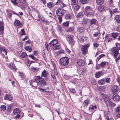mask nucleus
Masks as SVG:
<instances>
[{
    "label": "nucleus",
    "mask_w": 120,
    "mask_h": 120,
    "mask_svg": "<svg viewBox=\"0 0 120 120\" xmlns=\"http://www.w3.org/2000/svg\"><path fill=\"white\" fill-rule=\"evenodd\" d=\"M71 15H66L65 18L67 19H70L71 18Z\"/></svg>",
    "instance_id": "nucleus-59"
},
{
    "label": "nucleus",
    "mask_w": 120,
    "mask_h": 120,
    "mask_svg": "<svg viewBox=\"0 0 120 120\" xmlns=\"http://www.w3.org/2000/svg\"><path fill=\"white\" fill-rule=\"evenodd\" d=\"M11 1L15 5H17L18 4L16 0H11Z\"/></svg>",
    "instance_id": "nucleus-54"
},
{
    "label": "nucleus",
    "mask_w": 120,
    "mask_h": 120,
    "mask_svg": "<svg viewBox=\"0 0 120 120\" xmlns=\"http://www.w3.org/2000/svg\"><path fill=\"white\" fill-rule=\"evenodd\" d=\"M1 109L3 110H4L6 109V106L4 105H2L0 107Z\"/></svg>",
    "instance_id": "nucleus-57"
},
{
    "label": "nucleus",
    "mask_w": 120,
    "mask_h": 120,
    "mask_svg": "<svg viewBox=\"0 0 120 120\" xmlns=\"http://www.w3.org/2000/svg\"><path fill=\"white\" fill-rule=\"evenodd\" d=\"M119 88L117 86L114 85L111 88V93L113 94H117L119 91Z\"/></svg>",
    "instance_id": "nucleus-6"
},
{
    "label": "nucleus",
    "mask_w": 120,
    "mask_h": 120,
    "mask_svg": "<svg viewBox=\"0 0 120 120\" xmlns=\"http://www.w3.org/2000/svg\"><path fill=\"white\" fill-rule=\"evenodd\" d=\"M19 34L21 35H25V33L24 29H21Z\"/></svg>",
    "instance_id": "nucleus-31"
},
{
    "label": "nucleus",
    "mask_w": 120,
    "mask_h": 120,
    "mask_svg": "<svg viewBox=\"0 0 120 120\" xmlns=\"http://www.w3.org/2000/svg\"><path fill=\"white\" fill-rule=\"evenodd\" d=\"M68 40L70 44L72 43L74 41L73 36L70 35H68Z\"/></svg>",
    "instance_id": "nucleus-11"
},
{
    "label": "nucleus",
    "mask_w": 120,
    "mask_h": 120,
    "mask_svg": "<svg viewBox=\"0 0 120 120\" xmlns=\"http://www.w3.org/2000/svg\"><path fill=\"white\" fill-rule=\"evenodd\" d=\"M69 24V22H68L66 21L63 23V25L65 26H68Z\"/></svg>",
    "instance_id": "nucleus-56"
},
{
    "label": "nucleus",
    "mask_w": 120,
    "mask_h": 120,
    "mask_svg": "<svg viewBox=\"0 0 120 120\" xmlns=\"http://www.w3.org/2000/svg\"><path fill=\"white\" fill-rule=\"evenodd\" d=\"M41 75L43 77H46L47 76V73L46 71L44 70L41 73Z\"/></svg>",
    "instance_id": "nucleus-27"
},
{
    "label": "nucleus",
    "mask_w": 120,
    "mask_h": 120,
    "mask_svg": "<svg viewBox=\"0 0 120 120\" xmlns=\"http://www.w3.org/2000/svg\"><path fill=\"white\" fill-rule=\"evenodd\" d=\"M41 77L40 76H36L34 77V82H35L37 83V84H38V83L39 82L41 79H42Z\"/></svg>",
    "instance_id": "nucleus-13"
},
{
    "label": "nucleus",
    "mask_w": 120,
    "mask_h": 120,
    "mask_svg": "<svg viewBox=\"0 0 120 120\" xmlns=\"http://www.w3.org/2000/svg\"><path fill=\"white\" fill-rule=\"evenodd\" d=\"M11 106H9L7 109V110L9 112H10L11 111Z\"/></svg>",
    "instance_id": "nucleus-61"
},
{
    "label": "nucleus",
    "mask_w": 120,
    "mask_h": 120,
    "mask_svg": "<svg viewBox=\"0 0 120 120\" xmlns=\"http://www.w3.org/2000/svg\"><path fill=\"white\" fill-rule=\"evenodd\" d=\"M105 9V8L101 5H100L98 6V9L100 11H103Z\"/></svg>",
    "instance_id": "nucleus-30"
},
{
    "label": "nucleus",
    "mask_w": 120,
    "mask_h": 120,
    "mask_svg": "<svg viewBox=\"0 0 120 120\" xmlns=\"http://www.w3.org/2000/svg\"><path fill=\"white\" fill-rule=\"evenodd\" d=\"M116 21L118 22H120V16L119 15H117L116 17Z\"/></svg>",
    "instance_id": "nucleus-40"
},
{
    "label": "nucleus",
    "mask_w": 120,
    "mask_h": 120,
    "mask_svg": "<svg viewBox=\"0 0 120 120\" xmlns=\"http://www.w3.org/2000/svg\"><path fill=\"white\" fill-rule=\"evenodd\" d=\"M104 115L105 117H107V118H109V111H105V112Z\"/></svg>",
    "instance_id": "nucleus-39"
},
{
    "label": "nucleus",
    "mask_w": 120,
    "mask_h": 120,
    "mask_svg": "<svg viewBox=\"0 0 120 120\" xmlns=\"http://www.w3.org/2000/svg\"><path fill=\"white\" fill-rule=\"evenodd\" d=\"M116 45L117 47L116 48L120 49V44L116 43Z\"/></svg>",
    "instance_id": "nucleus-60"
},
{
    "label": "nucleus",
    "mask_w": 120,
    "mask_h": 120,
    "mask_svg": "<svg viewBox=\"0 0 120 120\" xmlns=\"http://www.w3.org/2000/svg\"><path fill=\"white\" fill-rule=\"evenodd\" d=\"M58 43L57 40L56 39H54L49 44L50 46L52 48L57 44Z\"/></svg>",
    "instance_id": "nucleus-8"
},
{
    "label": "nucleus",
    "mask_w": 120,
    "mask_h": 120,
    "mask_svg": "<svg viewBox=\"0 0 120 120\" xmlns=\"http://www.w3.org/2000/svg\"><path fill=\"white\" fill-rule=\"evenodd\" d=\"M77 30L78 33L80 34H83L84 33V30L83 27H79L78 28Z\"/></svg>",
    "instance_id": "nucleus-14"
},
{
    "label": "nucleus",
    "mask_w": 120,
    "mask_h": 120,
    "mask_svg": "<svg viewBox=\"0 0 120 120\" xmlns=\"http://www.w3.org/2000/svg\"><path fill=\"white\" fill-rule=\"evenodd\" d=\"M118 33H113L112 34V37L114 38L115 39L116 37L118 36Z\"/></svg>",
    "instance_id": "nucleus-33"
},
{
    "label": "nucleus",
    "mask_w": 120,
    "mask_h": 120,
    "mask_svg": "<svg viewBox=\"0 0 120 120\" xmlns=\"http://www.w3.org/2000/svg\"><path fill=\"white\" fill-rule=\"evenodd\" d=\"M109 102V103H108V104L107 105H106L107 106H108L109 105H110L111 106L113 107L115 106L116 105L113 102H110V100Z\"/></svg>",
    "instance_id": "nucleus-35"
},
{
    "label": "nucleus",
    "mask_w": 120,
    "mask_h": 120,
    "mask_svg": "<svg viewBox=\"0 0 120 120\" xmlns=\"http://www.w3.org/2000/svg\"><path fill=\"white\" fill-rule=\"evenodd\" d=\"M69 59L67 57H62L60 59V63L62 66H65L68 65L69 63Z\"/></svg>",
    "instance_id": "nucleus-1"
},
{
    "label": "nucleus",
    "mask_w": 120,
    "mask_h": 120,
    "mask_svg": "<svg viewBox=\"0 0 120 120\" xmlns=\"http://www.w3.org/2000/svg\"><path fill=\"white\" fill-rule=\"evenodd\" d=\"M96 20L94 19H93L91 21L90 23L91 24H95L96 22Z\"/></svg>",
    "instance_id": "nucleus-51"
},
{
    "label": "nucleus",
    "mask_w": 120,
    "mask_h": 120,
    "mask_svg": "<svg viewBox=\"0 0 120 120\" xmlns=\"http://www.w3.org/2000/svg\"><path fill=\"white\" fill-rule=\"evenodd\" d=\"M56 28L57 30L59 32H61L62 30V27L61 26L59 25H58Z\"/></svg>",
    "instance_id": "nucleus-47"
},
{
    "label": "nucleus",
    "mask_w": 120,
    "mask_h": 120,
    "mask_svg": "<svg viewBox=\"0 0 120 120\" xmlns=\"http://www.w3.org/2000/svg\"><path fill=\"white\" fill-rule=\"evenodd\" d=\"M4 98L5 99L11 101L12 99L13 98L11 96L7 94L4 97Z\"/></svg>",
    "instance_id": "nucleus-15"
},
{
    "label": "nucleus",
    "mask_w": 120,
    "mask_h": 120,
    "mask_svg": "<svg viewBox=\"0 0 120 120\" xmlns=\"http://www.w3.org/2000/svg\"><path fill=\"white\" fill-rule=\"evenodd\" d=\"M102 97L104 99L106 105H107L109 103V101L110 100L109 97L106 94H103L102 95Z\"/></svg>",
    "instance_id": "nucleus-7"
},
{
    "label": "nucleus",
    "mask_w": 120,
    "mask_h": 120,
    "mask_svg": "<svg viewBox=\"0 0 120 120\" xmlns=\"http://www.w3.org/2000/svg\"><path fill=\"white\" fill-rule=\"evenodd\" d=\"M47 6L48 8H51L54 6V4L52 2H50L47 3Z\"/></svg>",
    "instance_id": "nucleus-21"
},
{
    "label": "nucleus",
    "mask_w": 120,
    "mask_h": 120,
    "mask_svg": "<svg viewBox=\"0 0 120 120\" xmlns=\"http://www.w3.org/2000/svg\"><path fill=\"white\" fill-rule=\"evenodd\" d=\"M115 112L116 113L120 111V106L117 107L115 109Z\"/></svg>",
    "instance_id": "nucleus-48"
},
{
    "label": "nucleus",
    "mask_w": 120,
    "mask_h": 120,
    "mask_svg": "<svg viewBox=\"0 0 120 120\" xmlns=\"http://www.w3.org/2000/svg\"><path fill=\"white\" fill-rule=\"evenodd\" d=\"M66 12V11L61 8H59L56 11V13L58 16H61L63 15Z\"/></svg>",
    "instance_id": "nucleus-4"
},
{
    "label": "nucleus",
    "mask_w": 120,
    "mask_h": 120,
    "mask_svg": "<svg viewBox=\"0 0 120 120\" xmlns=\"http://www.w3.org/2000/svg\"><path fill=\"white\" fill-rule=\"evenodd\" d=\"M118 12L117 9V8L114 9L113 11H110V12L111 15L115 12Z\"/></svg>",
    "instance_id": "nucleus-44"
},
{
    "label": "nucleus",
    "mask_w": 120,
    "mask_h": 120,
    "mask_svg": "<svg viewBox=\"0 0 120 120\" xmlns=\"http://www.w3.org/2000/svg\"><path fill=\"white\" fill-rule=\"evenodd\" d=\"M96 2L97 4H101L104 3L103 0H97Z\"/></svg>",
    "instance_id": "nucleus-38"
},
{
    "label": "nucleus",
    "mask_w": 120,
    "mask_h": 120,
    "mask_svg": "<svg viewBox=\"0 0 120 120\" xmlns=\"http://www.w3.org/2000/svg\"><path fill=\"white\" fill-rule=\"evenodd\" d=\"M85 13L86 15L88 17L92 16L93 14L91 12L92 11V8L90 6H87L85 8Z\"/></svg>",
    "instance_id": "nucleus-2"
},
{
    "label": "nucleus",
    "mask_w": 120,
    "mask_h": 120,
    "mask_svg": "<svg viewBox=\"0 0 120 120\" xmlns=\"http://www.w3.org/2000/svg\"><path fill=\"white\" fill-rule=\"evenodd\" d=\"M77 64L79 66H83L85 65V61L82 59H78L77 60Z\"/></svg>",
    "instance_id": "nucleus-10"
},
{
    "label": "nucleus",
    "mask_w": 120,
    "mask_h": 120,
    "mask_svg": "<svg viewBox=\"0 0 120 120\" xmlns=\"http://www.w3.org/2000/svg\"><path fill=\"white\" fill-rule=\"evenodd\" d=\"M8 13V18H10L11 17L12 15V11L10 10H8L7 11Z\"/></svg>",
    "instance_id": "nucleus-23"
},
{
    "label": "nucleus",
    "mask_w": 120,
    "mask_h": 120,
    "mask_svg": "<svg viewBox=\"0 0 120 120\" xmlns=\"http://www.w3.org/2000/svg\"><path fill=\"white\" fill-rule=\"evenodd\" d=\"M20 111L19 110V109H15L13 110V113L14 115H16V114L19 113Z\"/></svg>",
    "instance_id": "nucleus-18"
},
{
    "label": "nucleus",
    "mask_w": 120,
    "mask_h": 120,
    "mask_svg": "<svg viewBox=\"0 0 120 120\" xmlns=\"http://www.w3.org/2000/svg\"><path fill=\"white\" fill-rule=\"evenodd\" d=\"M46 82L43 80V78L41 79L39 82L38 83V84L40 85L41 86H43L46 85Z\"/></svg>",
    "instance_id": "nucleus-12"
},
{
    "label": "nucleus",
    "mask_w": 120,
    "mask_h": 120,
    "mask_svg": "<svg viewBox=\"0 0 120 120\" xmlns=\"http://www.w3.org/2000/svg\"><path fill=\"white\" fill-rule=\"evenodd\" d=\"M111 54L113 55L114 57L115 58H117L119 54L118 49L116 47H113L111 49Z\"/></svg>",
    "instance_id": "nucleus-3"
},
{
    "label": "nucleus",
    "mask_w": 120,
    "mask_h": 120,
    "mask_svg": "<svg viewBox=\"0 0 120 120\" xmlns=\"http://www.w3.org/2000/svg\"><path fill=\"white\" fill-rule=\"evenodd\" d=\"M27 56V54L26 52H22L20 55V57L21 58H25Z\"/></svg>",
    "instance_id": "nucleus-29"
},
{
    "label": "nucleus",
    "mask_w": 120,
    "mask_h": 120,
    "mask_svg": "<svg viewBox=\"0 0 120 120\" xmlns=\"http://www.w3.org/2000/svg\"><path fill=\"white\" fill-rule=\"evenodd\" d=\"M88 21V20L87 19H82L81 21V23L83 24H86L87 23Z\"/></svg>",
    "instance_id": "nucleus-32"
},
{
    "label": "nucleus",
    "mask_w": 120,
    "mask_h": 120,
    "mask_svg": "<svg viewBox=\"0 0 120 120\" xmlns=\"http://www.w3.org/2000/svg\"><path fill=\"white\" fill-rule=\"evenodd\" d=\"M28 56L34 60H36V59L34 57V56L31 54L29 55Z\"/></svg>",
    "instance_id": "nucleus-58"
},
{
    "label": "nucleus",
    "mask_w": 120,
    "mask_h": 120,
    "mask_svg": "<svg viewBox=\"0 0 120 120\" xmlns=\"http://www.w3.org/2000/svg\"><path fill=\"white\" fill-rule=\"evenodd\" d=\"M112 98L114 101H118L120 100V97L117 94H114L112 97Z\"/></svg>",
    "instance_id": "nucleus-9"
},
{
    "label": "nucleus",
    "mask_w": 120,
    "mask_h": 120,
    "mask_svg": "<svg viewBox=\"0 0 120 120\" xmlns=\"http://www.w3.org/2000/svg\"><path fill=\"white\" fill-rule=\"evenodd\" d=\"M8 66L10 69L12 70L14 69L15 68V64L12 63H10Z\"/></svg>",
    "instance_id": "nucleus-17"
},
{
    "label": "nucleus",
    "mask_w": 120,
    "mask_h": 120,
    "mask_svg": "<svg viewBox=\"0 0 120 120\" xmlns=\"http://www.w3.org/2000/svg\"><path fill=\"white\" fill-rule=\"evenodd\" d=\"M83 15V12H80L77 14L76 17L78 18H80L82 17Z\"/></svg>",
    "instance_id": "nucleus-22"
},
{
    "label": "nucleus",
    "mask_w": 120,
    "mask_h": 120,
    "mask_svg": "<svg viewBox=\"0 0 120 120\" xmlns=\"http://www.w3.org/2000/svg\"><path fill=\"white\" fill-rule=\"evenodd\" d=\"M106 64V62H101V63L99 65L101 67H102L105 65Z\"/></svg>",
    "instance_id": "nucleus-45"
},
{
    "label": "nucleus",
    "mask_w": 120,
    "mask_h": 120,
    "mask_svg": "<svg viewBox=\"0 0 120 120\" xmlns=\"http://www.w3.org/2000/svg\"><path fill=\"white\" fill-rule=\"evenodd\" d=\"M20 22L19 20H16L14 22V24L16 26H18L20 24Z\"/></svg>",
    "instance_id": "nucleus-28"
},
{
    "label": "nucleus",
    "mask_w": 120,
    "mask_h": 120,
    "mask_svg": "<svg viewBox=\"0 0 120 120\" xmlns=\"http://www.w3.org/2000/svg\"><path fill=\"white\" fill-rule=\"evenodd\" d=\"M97 108V106L95 105L94 106H91L89 108V109H91L92 110L93 112H94L96 110V109Z\"/></svg>",
    "instance_id": "nucleus-26"
},
{
    "label": "nucleus",
    "mask_w": 120,
    "mask_h": 120,
    "mask_svg": "<svg viewBox=\"0 0 120 120\" xmlns=\"http://www.w3.org/2000/svg\"><path fill=\"white\" fill-rule=\"evenodd\" d=\"M116 80L119 83H120V76H118Z\"/></svg>",
    "instance_id": "nucleus-64"
},
{
    "label": "nucleus",
    "mask_w": 120,
    "mask_h": 120,
    "mask_svg": "<svg viewBox=\"0 0 120 120\" xmlns=\"http://www.w3.org/2000/svg\"><path fill=\"white\" fill-rule=\"evenodd\" d=\"M105 80L104 79H102L98 81V83L100 85H102L105 83Z\"/></svg>",
    "instance_id": "nucleus-20"
},
{
    "label": "nucleus",
    "mask_w": 120,
    "mask_h": 120,
    "mask_svg": "<svg viewBox=\"0 0 120 120\" xmlns=\"http://www.w3.org/2000/svg\"><path fill=\"white\" fill-rule=\"evenodd\" d=\"M120 59V54H119V55L118 56V57L115 59V61L117 63Z\"/></svg>",
    "instance_id": "nucleus-63"
},
{
    "label": "nucleus",
    "mask_w": 120,
    "mask_h": 120,
    "mask_svg": "<svg viewBox=\"0 0 120 120\" xmlns=\"http://www.w3.org/2000/svg\"><path fill=\"white\" fill-rule=\"evenodd\" d=\"M25 49L26 50L29 52H30L32 50V48L30 46H26Z\"/></svg>",
    "instance_id": "nucleus-36"
},
{
    "label": "nucleus",
    "mask_w": 120,
    "mask_h": 120,
    "mask_svg": "<svg viewBox=\"0 0 120 120\" xmlns=\"http://www.w3.org/2000/svg\"><path fill=\"white\" fill-rule=\"evenodd\" d=\"M99 44L97 43L94 44V48H96L98 46Z\"/></svg>",
    "instance_id": "nucleus-62"
},
{
    "label": "nucleus",
    "mask_w": 120,
    "mask_h": 120,
    "mask_svg": "<svg viewBox=\"0 0 120 120\" xmlns=\"http://www.w3.org/2000/svg\"><path fill=\"white\" fill-rule=\"evenodd\" d=\"M45 47L46 49H47V50L48 51H49L50 50V49L49 48H48V45L47 42L46 41L45 42Z\"/></svg>",
    "instance_id": "nucleus-46"
},
{
    "label": "nucleus",
    "mask_w": 120,
    "mask_h": 120,
    "mask_svg": "<svg viewBox=\"0 0 120 120\" xmlns=\"http://www.w3.org/2000/svg\"><path fill=\"white\" fill-rule=\"evenodd\" d=\"M105 56V54H102L100 55L99 56V57H98L97 59H96V61L97 62V60L98 61L100 59H101V58L104 57Z\"/></svg>",
    "instance_id": "nucleus-41"
},
{
    "label": "nucleus",
    "mask_w": 120,
    "mask_h": 120,
    "mask_svg": "<svg viewBox=\"0 0 120 120\" xmlns=\"http://www.w3.org/2000/svg\"><path fill=\"white\" fill-rule=\"evenodd\" d=\"M2 52L4 53L5 54L7 55V52L5 50L4 48L1 47L0 46V53Z\"/></svg>",
    "instance_id": "nucleus-19"
},
{
    "label": "nucleus",
    "mask_w": 120,
    "mask_h": 120,
    "mask_svg": "<svg viewBox=\"0 0 120 120\" xmlns=\"http://www.w3.org/2000/svg\"><path fill=\"white\" fill-rule=\"evenodd\" d=\"M71 1L72 4L74 5L78 3L77 0H71Z\"/></svg>",
    "instance_id": "nucleus-37"
},
{
    "label": "nucleus",
    "mask_w": 120,
    "mask_h": 120,
    "mask_svg": "<svg viewBox=\"0 0 120 120\" xmlns=\"http://www.w3.org/2000/svg\"><path fill=\"white\" fill-rule=\"evenodd\" d=\"M89 46V45L87 44L84 45L82 47L81 50L83 54H85L87 52Z\"/></svg>",
    "instance_id": "nucleus-5"
},
{
    "label": "nucleus",
    "mask_w": 120,
    "mask_h": 120,
    "mask_svg": "<svg viewBox=\"0 0 120 120\" xmlns=\"http://www.w3.org/2000/svg\"><path fill=\"white\" fill-rule=\"evenodd\" d=\"M54 50H55L59 49H60V46L59 45H56L54 46L52 48Z\"/></svg>",
    "instance_id": "nucleus-25"
},
{
    "label": "nucleus",
    "mask_w": 120,
    "mask_h": 120,
    "mask_svg": "<svg viewBox=\"0 0 120 120\" xmlns=\"http://www.w3.org/2000/svg\"><path fill=\"white\" fill-rule=\"evenodd\" d=\"M31 69L32 71H38V69L39 68H36L33 67H31Z\"/></svg>",
    "instance_id": "nucleus-50"
},
{
    "label": "nucleus",
    "mask_w": 120,
    "mask_h": 120,
    "mask_svg": "<svg viewBox=\"0 0 120 120\" xmlns=\"http://www.w3.org/2000/svg\"><path fill=\"white\" fill-rule=\"evenodd\" d=\"M60 6L61 8H63L65 7V5L64 4L62 1L60 2Z\"/></svg>",
    "instance_id": "nucleus-52"
},
{
    "label": "nucleus",
    "mask_w": 120,
    "mask_h": 120,
    "mask_svg": "<svg viewBox=\"0 0 120 120\" xmlns=\"http://www.w3.org/2000/svg\"><path fill=\"white\" fill-rule=\"evenodd\" d=\"M74 29V27L73 26L68 27L66 30V31L67 32H71L73 31Z\"/></svg>",
    "instance_id": "nucleus-24"
},
{
    "label": "nucleus",
    "mask_w": 120,
    "mask_h": 120,
    "mask_svg": "<svg viewBox=\"0 0 120 120\" xmlns=\"http://www.w3.org/2000/svg\"><path fill=\"white\" fill-rule=\"evenodd\" d=\"M80 6L79 5H77L74 8V9L76 11L78 10Z\"/></svg>",
    "instance_id": "nucleus-53"
},
{
    "label": "nucleus",
    "mask_w": 120,
    "mask_h": 120,
    "mask_svg": "<svg viewBox=\"0 0 120 120\" xmlns=\"http://www.w3.org/2000/svg\"><path fill=\"white\" fill-rule=\"evenodd\" d=\"M80 2L83 4H87L89 2V0H80Z\"/></svg>",
    "instance_id": "nucleus-34"
},
{
    "label": "nucleus",
    "mask_w": 120,
    "mask_h": 120,
    "mask_svg": "<svg viewBox=\"0 0 120 120\" xmlns=\"http://www.w3.org/2000/svg\"><path fill=\"white\" fill-rule=\"evenodd\" d=\"M89 100L88 99H87L84 101L83 103L85 105H87L89 103Z\"/></svg>",
    "instance_id": "nucleus-49"
},
{
    "label": "nucleus",
    "mask_w": 120,
    "mask_h": 120,
    "mask_svg": "<svg viewBox=\"0 0 120 120\" xmlns=\"http://www.w3.org/2000/svg\"><path fill=\"white\" fill-rule=\"evenodd\" d=\"M43 22H44L46 25H48L49 24V21L46 19H45L43 21Z\"/></svg>",
    "instance_id": "nucleus-55"
},
{
    "label": "nucleus",
    "mask_w": 120,
    "mask_h": 120,
    "mask_svg": "<svg viewBox=\"0 0 120 120\" xmlns=\"http://www.w3.org/2000/svg\"><path fill=\"white\" fill-rule=\"evenodd\" d=\"M18 74L22 79H24L25 78L24 75L23 73L19 72Z\"/></svg>",
    "instance_id": "nucleus-42"
},
{
    "label": "nucleus",
    "mask_w": 120,
    "mask_h": 120,
    "mask_svg": "<svg viewBox=\"0 0 120 120\" xmlns=\"http://www.w3.org/2000/svg\"><path fill=\"white\" fill-rule=\"evenodd\" d=\"M38 16L39 20H41V21L42 22H43V21L45 19H44V18L43 17V16H39V15H38Z\"/></svg>",
    "instance_id": "nucleus-43"
},
{
    "label": "nucleus",
    "mask_w": 120,
    "mask_h": 120,
    "mask_svg": "<svg viewBox=\"0 0 120 120\" xmlns=\"http://www.w3.org/2000/svg\"><path fill=\"white\" fill-rule=\"evenodd\" d=\"M104 75V73L102 71H100L96 73L95 77L96 78H99Z\"/></svg>",
    "instance_id": "nucleus-16"
}]
</instances>
